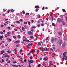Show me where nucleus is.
Instances as JSON below:
<instances>
[{
	"label": "nucleus",
	"instance_id": "obj_1",
	"mask_svg": "<svg viewBox=\"0 0 67 67\" xmlns=\"http://www.w3.org/2000/svg\"><path fill=\"white\" fill-rule=\"evenodd\" d=\"M66 53H67V52H65L63 53V58L62 59V61H64V59L65 60H67V55L65 54Z\"/></svg>",
	"mask_w": 67,
	"mask_h": 67
},
{
	"label": "nucleus",
	"instance_id": "obj_2",
	"mask_svg": "<svg viewBox=\"0 0 67 67\" xmlns=\"http://www.w3.org/2000/svg\"><path fill=\"white\" fill-rule=\"evenodd\" d=\"M63 20V19H60V18H58L57 20V21L58 22H62V20Z\"/></svg>",
	"mask_w": 67,
	"mask_h": 67
},
{
	"label": "nucleus",
	"instance_id": "obj_3",
	"mask_svg": "<svg viewBox=\"0 0 67 67\" xmlns=\"http://www.w3.org/2000/svg\"><path fill=\"white\" fill-rule=\"evenodd\" d=\"M62 43V40H60L59 41H58L57 42L58 44H59V45H61Z\"/></svg>",
	"mask_w": 67,
	"mask_h": 67
},
{
	"label": "nucleus",
	"instance_id": "obj_4",
	"mask_svg": "<svg viewBox=\"0 0 67 67\" xmlns=\"http://www.w3.org/2000/svg\"><path fill=\"white\" fill-rule=\"evenodd\" d=\"M28 34L30 35V34H31V35H33V33L31 31H29L28 32Z\"/></svg>",
	"mask_w": 67,
	"mask_h": 67
},
{
	"label": "nucleus",
	"instance_id": "obj_5",
	"mask_svg": "<svg viewBox=\"0 0 67 67\" xmlns=\"http://www.w3.org/2000/svg\"><path fill=\"white\" fill-rule=\"evenodd\" d=\"M7 34L8 36H10V34H11V32H7Z\"/></svg>",
	"mask_w": 67,
	"mask_h": 67
},
{
	"label": "nucleus",
	"instance_id": "obj_6",
	"mask_svg": "<svg viewBox=\"0 0 67 67\" xmlns=\"http://www.w3.org/2000/svg\"><path fill=\"white\" fill-rule=\"evenodd\" d=\"M28 62L29 63H34V61L33 60H28Z\"/></svg>",
	"mask_w": 67,
	"mask_h": 67
},
{
	"label": "nucleus",
	"instance_id": "obj_7",
	"mask_svg": "<svg viewBox=\"0 0 67 67\" xmlns=\"http://www.w3.org/2000/svg\"><path fill=\"white\" fill-rule=\"evenodd\" d=\"M3 35L0 36V39L1 40V41L2 40V38H3Z\"/></svg>",
	"mask_w": 67,
	"mask_h": 67
},
{
	"label": "nucleus",
	"instance_id": "obj_8",
	"mask_svg": "<svg viewBox=\"0 0 67 67\" xmlns=\"http://www.w3.org/2000/svg\"><path fill=\"white\" fill-rule=\"evenodd\" d=\"M61 22H62V24L63 25H65L66 24V23H65V22H63V21L62 20V21Z\"/></svg>",
	"mask_w": 67,
	"mask_h": 67
},
{
	"label": "nucleus",
	"instance_id": "obj_9",
	"mask_svg": "<svg viewBox=\"0 0 67 67\" xmlns=\"http://www.w3.org/2000/svg\"><path fill=\"white\" fill-rule=\"evenodd\" d=\"M35 8L36 9H39V6H35Z\"/></svg>",
	"mask_w": 67,
	"mask_h": 67
},
{
	"label": "nucleus",
	"instance_id": "obj_10",
	"mask_svg": "<svg viewBox=\"0 0 67 67\" xmlns=\"http://www.w3.org/2000/svg\"><path fill=\"white\" fill-rule=\"evenodd\" d=\"M3 53H4V50H3L1 52V55H2Z\"/></svg>",
	"mask_w": 67,
	"mask_h": 67
},
{
	"label": "nucleus",
	"instance_id": "obj_11",
	"mask_svg": "<svg viewBox=\"0 0 67 67\" xmlns=\"http://www.w3.org/2000/svg\"><path fill=\"white\" fill-rule=\"evenodd\" d=\"M54 38H52L51 40V42L52 43H53L54 42Z\"/></svg>",
	"mask_w": 67,
	"mask_h": 67
},
{
	"label": "nucleus",
	"instance_id": "obj_12",
	"mask_svg": "<svg viewBox=\"0 0 67 67\" xmlns=\"http://www.w3.org/2000/svg\"><path fill=\"white\" fill-rule=\"evenodd\" d=\"M44 51H48V49H47V48H45Z\"/></svg>",
	"mask_w": 67,
	"mask_h": 67
},
{
	"label": "nucleus",
	"instance_id": "obj_13",
	"mask_svg": "<svg viewBox=\"0 0 67 67\" xmlns=\"http://www.w3.org/2000/svg\"><path fill=\"white\" fill-rule=\"evenodd\" d=\"M43 60H44V61H47V59L46 57H44L43 58Z\"/></svg>",
	"mask_w": 67,
	"mask_h": 67
},
{
	"label": "nucleus",
	"instance_id": "obj_14",
	"mask_svg": "<svg viewBox=\"0 0 67 67\" xmlns=\"http://www.w3.org/2000/svg\"><path fill=\"white\" fill-rule=\"evenodd\" d=\"M31 31L33 33L34 32V30H33V29L31 28Z\"/></svg>",
	"mask_w": 67,
	"mask_h": 67
},
{
	"label": "nucleus",
	"instance_id": "obj_15",
	"mask_svg": "<svg viewBox=\"0 0 67 67\" xmlns=\"http://www.w3.org/2000/svg\"><path fill=\"white\" fill-rule=\"evenodd\" d=\"M13 38L14 39H15V40L16 39V37L15 36H13Z\"/></svg>",
	"mask_w": 67,
	"mask_h": 67
},
{
	"label": "nucleus",
	"instance_id": "obj_16",
	"mask_svg": "<svg viewBox=\"0 0 67 67\" xmlns=\"http://www.w3.org/2000/svg\"><path fill=\"white\" fill-rule=\"evenodd\" d=\"M42 65L43 66H45V65H46V64H45V63L43 62L42 64Z\"/></svg>",
	"mask_w": 67,
	"mask_h": 67
},
{
	"label": "nucleus",
	"instance_id": "obj_17",
	"mask_svg": "<svg viewBox=\"0 0 67 67\" xmlns=\"http://www.w3.org/2000/svg\"><path fill=\"white\" fill-rule=\"evenodd\" d=\"M30 38L33 39V38H34V37H33V36H30Z\"/></svg>",
	"mask_w": 67,
	"mask_h": 67
},
{
	"label": "nucleus",
	"instance_id": "obj_18",
	"mask_svg": "<svg viewBox=\"0 0 67 67\" xmlns=\"http://www.w3.org/2000/svg\"><path fill=\"white\" fill-rule=\"evenodd\" d=\"M7 52L8 53H11V51L9 50H8L7 51Z\"/></svg>",
	"mask_w": 67,
	"mask_h": 67
},
{
	"label": "nucleus",
	"instance_id": "obj_19",
	"mask_svg": "<svg viewBox=\"0 0 67 67\" xmlns=\"http://www.w3.org/2000/svg\"><path fill=\"white\" fill-rule=\"evenodd\" d=\"M62 48H65V45L63 44L62 46Z\"/></svg>",
	"mask_w": 67,
	"mask_h": 67
},
{
	"label": "nucleus",
	"instance_id": "obj_20",
	"mask_svg": "<svg viewBox=\"0 0 67 67\" xmlns=\"http://www.w3.org/2000/svg\"><path fill=\"white\" fill-rule=\"evenodd\" d=\"M24 23L25 24H27V22H25L24 21Z\"/></svg>",
	"mask_w": 67,
	"mask_h": 67
},
{
	"label": "nucleus",
	"instance_id": "obj_21",
	"mask_svg": "<svg viewBox=\"0 0 67 67\" xmlns=\"http://www.w3.org/2000/svg\"><path fill=\"white\" fill-rule=\"evenodd\" d=\"M58 33L59 35H61V34H62V33H61V32H58Z\"/></svg>",
	"mask_w": 67,
	"mask_h": 67
},
{
	"label": "nucleus",
	"instance_id": "obj_22",
	"mask_svg": "<svg viewBox=\"0 0 67 67\" xmlns=\"http://www.w3.org/2000/svg\"><path fill=\"white\" fill-rule=\"evenodd\" d=\"M7 40H8L9 41H10V42H11V41H12V39H8L7 38Z\"/></svg>",
	"mask_w": 67,
	"mask_h": 67
},
{
	"label": "nucleus",
	"instance_id": "obj_23",
	"mask_svg": "<svg viewBox=\"0 0 67 67\" xmlns=\"http://www.w3.org/2000/svg\"><path fill=\"white\" fill-rule=\"evenodd\" d=\"M13 63L14 64H16L17 63V62L15 61L13 62Z\"/></svg>",
	"mask_w": 67,
	"mask_h": 67
},
{
	"label": "nucleus",
	"instance_id": "obj_24",
	"mask_svg": "<svg viewBox=\"0 0 67 67\" xmlns=\"http://www.w3.org/2000/svg\"><path fill=\"white\" fill-rule=\"evenodd\" d=\"M22 31H24V30H25V28H24L23 27L22 28Z\"/></svg>",
	"mask_w": 67,
	"mask_h": 67
},
{
	"label": "nucleus",
	"instance_id": "obj_25",
	"mask_svg": "<svg viewBox=\"0 0 67 67\" xmlns=\"http://www.w3.org/2000/svg\"><path fill=\"white\" fill-rule=\"evenodd\" d=\"M52 47V48L53 49H54V50H55V49H56V48H55V47L53 46Z\"/></svg>",
	"mask_w": 67,
	"mask_h": 67
},
{
	"label": "nucleus",
	"instance_id": "obj_26",
	"mask_svg": "<svg viewBox=\"0 0 67 67\" xmlns=\"http://www.w3.org/2000/svg\"><path fill=\"white\" fill-rule=\"evenodd\" d=\"M52 25L54 26H55V23H53L52 24Z\"/></svg>",
	"mask_w": 67,
	"mask_h": 67
},
{
	"label": "nucleus",
	"instance_id": "obj_27",
	"mask_svg": "<svg viewBox=\"0 0 67 67\" xmlns=\"http://www.w3.org/2000/svg\"><path fill=\"white\" fill-rule=\"evenodd\" d=\"M19 42L18 41H16V42H14V43H16H16H19Z\"/></svg>",
	"mask_w": 67,
	"mask_h": 67
},
{
	"label": "nucleus",
	"instance_id": "obj_28",
	"mask_svg": "<svg viewBox=\"0 0 67 67\" xmlns=\"http://www.w3.org/2000/svg\"><path fill=\"white\" fill-rule=\"evenodd\" d=\"M26 42H28L29 43H30V41L29 40H26Z\"/></svg>",
	"mask_w": 67,
	"mask_h": 67
},
{
	"label": "nucleus",
	"instance_id": "obj_29",
	"mask_svg": "<svg viewBox=\"0 0 67 67\" xmlns=\"http://www.w3.org/2000/svg\"><path fill=\"white\" fill-rule=\"evenodd\" d=\"M26 15H28V16H29V13H26Z\"/></svg>",
	"mask_w": 67,
	"mask_h": 67
},
{
	"label": "nucleus",
	"instance_id": "obj_30",
	"mask_svg": "<svg viewBox=\"0 0 67 67\" xmlns=\"http://www.w3.org/2000/svg\"><path fill=\"white\" fill-rule=\"evenodd\" d=\"M32 58H33V57H32V56H31L30 58V59H32Z\"/></svg>",
	"mask_w": 67,
	"mask_h": 67
},
{
	"label": "nucleus",
	"instance_id": "obj_31",
	"mask_svg": "<svg viewBox=\"0 0 67 67\" xmlns=\"http://www.w3.org/2000/svg\"><path fill=\"white\" fill-rule=\"evenodd\" d=\"M37 16L38 17V18L39 19H40V15H37Z\"/></svg>",
	"mask_w": 67,
	"mask_h": 67
},
{
	"label": "nucleus",
	"instance_id": "obj_32",
	"mask_svg": "<svg viewBox=\"0 0 67 67\" xmlns=\"http://www.w3.org/2000/svg\"><path fill=\"white\" fill-rule=\"evenodd\" d=\"M16 23H17L18 24H20V22L18 21H16Z\"/></svg>",
	"mask_w": 67,
	"mask_h": 67
},
{
	"label": "nucleus",
	"instance_id": "obj_33",
	"mask_svg": "<svg viewBox=\"0 0 67 67\" xmlns=\"http://www.w3.org/2000/svg\"><path fill=\"white\" fill-rule=\"evenodd\" d=\"M1 43H5V41H1Z\"/></svg>",
	"mask_w": 67,
	"mask_h": 67
},
{
	"label": "nucleus",
	"instance_id": "obj_34",
	"mask_svg": "<svg viewBox=\"0 0 67 67\" xmlns=\"http://www.w3.org/2000/svg\"><path fill=\"white\" fill-rule=\"evenodd\" d=\"M18 36L19 38H21V36H20V35H18Z\"/></svg>",
	"mask_w": 67,
	"mask_h": 67
},
{
	"label": "nucleus",
	"instance_id": "obj_35",
	"mask_svg": "<svg viewBox=\"0 0 67 67\" xmlns=\"http://www.w3.org/2000/svg\"><path fill=\"white\" fill-rule=\"evenodd\" d=\"M0 33L1 34H3V32L2 31H1Z\"/></svg>",
	"mask_w": 67,
	"mask_h": 67
},
{
	"label": "nucleus",
	"instance_id": "obj_36",
	"mask_svg": "<svg viewBox=\"0 0 67 67\" xmlns=\"http://www.w3.org/2000/svg\"><path fill=\"white\" fill-rule=\"evenodd\" d=\"M31 28H32V29H35V28H36V27L35 26H33L31 27Z\"/></svg>",
	"mask_w": 67,
	"mask_h": 67
},
{
	"label": "nucleus",
	"instance_id": "obj_37",
	"mask_svg": "<svg viewBox=\"0 0 67 67\" xmlns=\"http://www.w3.org/2000/svg\"><path fill=\"white\" fill-rule=\"evenodd\" d=\"M62 11L63 12H66V10H65L64 9H62Z\"/></svg>",
	"mask_w": 67,
	"mask_h": 67
},
{
	"label": "nucleus",
	"instance_id": "obj_38",
	"mask_svg": "<svg viewBox=\"0 0 67 67\" xmlns=\"http://www.w3.org/2000/svg\"><path fill=\"white\" fill-rule=\"evenodd\" d=\"M7 34H5V37H6V38H8V37L7 36Z\"/></svg>",
	"mask_w": 67,
	"mask_h": 67
},
{
	"label": "nucleus",
	"instance_id": "obj_39",
	"mask_svg": "<svg viewBox=\"0 0 67 67\" xmlns=\"http://www.w3.org/2000/svg\"><path fill=\"white\" fill-rule=\"evenodd\" d=\"M7 29H9V30H11V28H10V27H8Z\"/></svg>",
	"mask_w": 67,
	"mask_h": 67
},
{
	"label": "nucleus",
	"instance_id": "obj_40",
	"mask_svg": "<svg viewBox=\"0 0 67 67\" xmlns=\"http://www.w3.org/2000/svg\"><path fill=\"white\" fill-rule=\"evenodd\" d=\"M38 27H39L40 26V25L38 24L37 25Z\"/></svg>",
	"mask_w": 67,
	"mask_h": 67
},
{
	"label": "nucleus",
	"instance_id": "obj_41",
	"mask_svg": "<svg viewBox=\"0 0 67 67\" xmlns=\"http://www.w3.org/2000/svg\"><path fill=\"white\" fill-rule=\"evenodd\" d=\"M31 52L32 53H34V52H35V50H32L31 51Z\"/></svg>",
	"mask_w": 67,
	"mask_h": 67
},
{
	"label": "nucleus",
	"instance_id": "obj_42",
	"mask_svg": "<svg viewBox=\"0 0 67 67\" xmlns=\"http://www.w3.org/2000/svg\"><path fill=\"white\" fill-rule=\"evenodd\" d=\"M28 24L29 25H30V24H31V23H30V22L28 21Z\"/></svg>",
	"mask_w": 67,
	"mask_h": 67
},
{
	"label": "nucleus",
	"instance_id": "obj_43",
	"mask_svg": "<svg viewBox=\"0 0 67 67\" xmlns=\"http://www.w3.org/2000/svg\"><path fill=\"white\" fill-rule=\"evenodd\" d=\"M12 66L13 67H16V65H12Z\"/></svg>",
	"mask_w": 67,
	"mask_h": 67
},
{
	"label": "nucleus",
	"instance_id": "obj_44",
	"mask_svg": "<svg viewBox=\"0 0 67 67\" xmlns=\"http://www.w3.org/2000/svg\"><path fill=\"white\" fill-rule=\"evenodd\" d=\"M38 45H41V43L40 42H38Z\"/></svg>",
	"mask_w": 67,
	"mask_h": 67
},
{
	"label": "nucleus",
	"instance_id": "obj_45",
	"mask_svg": "<svg viewBox=\"0 0 67 67\" xmlns=\"http://www.w3.org/2000/svg\"><path fill=\"white\" fill-rule=\"evenodd\" d=\"M10 11L11 12H13V9H12L11 10H10Z\"/></svg>",
	"mask_w": 67,
	"mask_h": 67
},
{
	"label": "nucleus",
	"instance_id": "obj_46",
	"mask_svg": "<svg viewBox=\"0 0 67 67\" xmlns=\"http://www.w3.org/2000/svg\"><path fill=\"white\" fill-rule=\"evenodd\" d=\"M44 22H45V20H43L41 21V22H42V23H44Z\"/></svg>",
	"mask_w": 67,
	"mask_h": 67
},
{
	"label": "nucleus",
	"instance_id": "obj_47",
	"mask_svg": "<svg viewBox=\"0 0 67 67\" xmlns=\"http://www.w3.org/2000/svg\"><path fill=\"white\" fill-rule=\"evenodd\" d=\"M19 52L20 53H21V52H23L22 50H20Z\"/></svg>",
	"mask_w": 67,
	"mask_h": 67
},
{
	"label": "nucleus",
	"instance_id": "obj_48",
	"mask_svg": "<svg viewBox=\"0 0 67 67\" xmlns=\"http://www.w3.org/2000/svg\"><path fill=\"white\" fill-rule=\"evenodd\" d=\"M37 66L38 67H40L41 66V65L40 64H39Z\"/></svg>",
	"mask_w": 67,
	"mask_h": 67
},
{
	"label": "nucleus",
	"instance_id": "obj_49",
	"mask_svg": "<svg viewBox=\"0 0 67 67\" xmlns=\"http://www.w3.org/2000/svg\"><path fill=\"white\" fill-rule=\"evenodd\" d=\"M23 14H25V12L24 11H23Z\"/></svg>",
	"mask_w": 67,
	"mask_h": 67
},
{
	"label": "nucleus",
	"instance_id": "obj_50",
	"mask_svg": "<svg viewBox=\"0 0 67 67\" xmlns=\"http://www.w3.org/2000/svg\"><path fill=\"white\" fill-rule=\"evenodd\" d=\"M26 38H25V40H24V39L23 40V41L24 42H25V41H26Z\"/></svg>",
	"mask_w": 67,
	"mask_h": 67
},
{
	"label": "nucleus",
	"instance_id": "obj_51",
	"mask_svg": "<svg viewBox=\"0 0 67 67\" xmlns=\"http://www.w3.org/2000/svg\"><path fill=\"white\" fill-rule=\"evenodd\" d=\"M44 9H45V7H44L42 8V10H44Z\"/></svg>",
	"mask_w": 67,
	"mask_h": 67
},
{
	"label": "nucleus",
	"instance_id": "obj_52",
	"mask_svg": "<svg viewBox=\"0 0 67 67\" xmlns=\"http://www.w3.org/2000/svg\"><path fill=\"white\" fill-rule=\"evenodd\" d=\"M24 62H27V60H26V59H25L24 60Z\"/></svg>",
	"mask_w": 67,
	"mask_h": 67
},
{
	"label": "nucleus",
	"instance_id": "obj_53",
	"mask_svg": "<svg viewBox=\"0 0 67 67\" xmlns=\"http://www.w3.org/2000/svg\"><path fill=\"white\" fill-rule=\"evenodd\" d=\"M57 40V38H56L54 39V41H56Z\"/></svg>",
	"mask_w": 67,
	"mask_h": 67
},
{
	"label": "nucleus",
	"instance_id": "obj_54",
	"mask_svg": "<svg viewBox=\"0 0 67 67\" xmlns=\"http://www.w3.org/2000/svg\"><path fill=\"white\" fill-rule=\"evenodd\" d=\"M26 47H27L28 48H29V46L28 45H27L26 46Z\"/></svg>",
	"mask_w": 67,
	"mask_h": 67
},
{
	"label": "nucleus",
	"instance_id": "obj_55",
	"mask_svg": "<svg viewBox=\"0 0 67 67\" xmlns=\"http://www.w3.org/2000/svg\"><path fill=\"white\" fill-rule=\"evenodd\" d=\"M11 26H12L13 27H14L15 26H14V25H13L12 24L11 25Z\"/></svg>",
	"mask_w": 67,
	"mask_h": 67
},
{
	"label": "nucleus",
	"instance_id": "obj_56",
	"mask_svg": "<svg viewBox=\"0 0 67 67\" xmlns=\"http://www.w3.org/2000/svg\"><path fill=\"white\" fill-rule=\"evenodd\" d=\"M44 24H43V23L42 24H41V26H44Z\"/></svg>",
	"mask_w": 67,
	"mask_h": 67
},
{
	"label": "nucleus",
	"instance_id": "obj_57",
	"mask_svg": "<svg viewBox=\"0 0 67 67\" xmlns=\"http://www.w3.org/2000/svg\"><path fill=\"white\" fill-rule=\"evenodd\" d=\"M20 21H21V22H22V21H23V20L22 19H21L20 20Z\"/></svg>",
	"mask_w": 67,
	"mask_h": 67
},
{
	"label": "nucleus",
	"instance_id": "obj_58",
	"mask_svg": "<svg viewBox=\"0 0 67 67\" xmlns=\"http://www.w3.org/2000/svg\"><path fill=\"white\" fill-rule=\"evenodd\" d=\"M5 23H6L7 24H8V23H8V21H7L6 22H5Z\"/></svg>",
	"mask_w": 67,
	"mask_h": 67
},
{
	"label": "nucleus",
	"instance_id": "obj_59",
	"mask_svg": "<svg viewBox=\"0 0 67 67\" xmlns=\"http://www.w3.org/2000/svg\"><path fill=\"white\" fill-rule=\"evenodd\" d=\"M1 47H2V48H4V46L3 45H2L1 46Z\"/></svg>",
	"mask_w": 67,
	"mask_h": 67
},
{
	"label": "nucleus",
	"instance_id": "obj_60",
	"mask_svg": "<svg viewBox=\"0 0 67 67\" xmlns=\"http://www.w3.org/2000/svg\"><path fill=\"white\" fill-rule=\"evenodd\" d=\"M24 27H25L26 29H27V27H26V25L24 26Z\"/></svg>",
	"mask_w": 67,
	"mask_h": 67
},
{
	"label": "nucleus",
	"instance_id": "obj_61",
	"mask_svg": "<svg viewBox=\"0 0 67 67\" xmlns=\"http://www.w3.org/2000/svg\"><path fill=\"white\" fill-rule=\"evenodd\" d=\"M1 27H4V25H1Z\"/></svg>",
	"mask_w": 67,
	"mask_h": 67
},
{
	"label": "nucleus",
	"instance_id": "obj_62",
	"mask_svg": "<svg viewBox=\"0 0 67 67\" xmlns=\"http://www.w3.org/2000/svg\"><path fill=\"white\" fill-rule=\"evenodd\" d=\"M14 30L15 31H18V29H14Z\"/></svg>",
	"mask_w": 67,
	"mask_h": 67
},
{
	"label": "nucleus",
	"instance_id": "obj_63",
	"mask_svg": "<svg viewBox=\"0 0 67 67\" xmlns=\"http://www.w3.org/2000/svg\"><path fill=\"white\" fill-rule=\"evenodd\" d=\"M52 63V61H50L49 62V63H50V64H51Z\"/></svg>",
	"mask_w": 67,
	"mask_h": 67
},
{
	"label": "nucleus",
	"instance_id": "obj_64",
	"mask_svg": "<svg viewBox=\"0 0 67 67\" xmlns=\"http://www.w3.org/2000/svg\"><path fill=\"white\" fill-rule=\"evenodd\" d=\"M33 22H34V20H31V23H33Z\"/></svg>",
	"mask_w": 67,
	"mask_h": 67
}]
</instances>
